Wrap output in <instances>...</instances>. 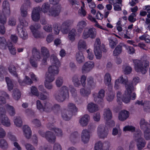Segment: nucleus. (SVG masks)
Wrapping results in <instances>:
<instances>
[{
    "mask_svg": "<svg viewBox=\"0 0 150 150\" xmlns=\"http://www.w3.org/2000/svg\"><path fill=\"white\" fill-rule=\"evenodd\" d=\"M55 99L59 102H62L69 97L68 88L63 86L59 89L55 91L53 94Z\"/></svg>",
    "mask_w": 150,
    "mask_h": 150,
    "instance_id": "f257e3e1",
    "label": "nucleus"
},
{
    "mask_svg": "<svg viewBox=\"0 0 150 150\" xmlns=\"http://www.w3.org/2000/svg\"><path fill=\"white\" fill-rule=\"evenodd\" d=\"M135 71L137 72H141L145 74L146 72V68L149 67V63L147 60H140L135 59L133 60Z\"/></svg>",
    "mask_w": 150,
    "mask_h": 150,
    "instance_id": "f03ea898",
    "label": "nucleus"
},
{
    "mask_svg": "<svg viewBox=\"0 0 150 150\" xmlns=\"http://www.w3.org/2000/svg\"><path fill=\"white\" fill-rule=\"evenodd\" d=\"M51 62L52 65L48 68V72L54 75L57 74L59 72V67L60 66V62L55 55L53 54L50 57Z\"/></svg>",
    "mask_w": 150,
    "mask_h": 150,
    "instance_id": "7ed1b4c3",
    "label": "nucleus"
},
{
    "mask_svg": "<svg viewBox=\"0 0 150 150\" xmlns=\"http://www.w3.org/2000/svg\"><path fill=\"white\" fill-rule=\"evenodd\" d=\"M125 90L122 98V101L126 103L129 102L131 97V94L134 89L135 88L131 82H128L125 85Z\"/></svg>",
    "mask_w": 150,
    "mask_h": 150,
    "instance_id": "20e7f679",
    "label": "nucleus"
},
{
    "mask_svg": "<svg viewBox=\"0 0 150 150\" xmlns=\"http://www.w3.org/2000/svg\"><path fill=\"white\" fill-rule=\"evenodd\" d=\"M2 10H0V19L1 17L4 16L7 18L10 14V5L7 0L4 1L2 4Z\"/></svg>",
    "mask_w": 150,
    "mask_h": 150,
    "instance_id": "39448f33",
    "label": "nucleus"
},
{
    "mask_svg": "<svg viewBox=\"0 0 150 150\" xmlns=\"http://www.w3.org/2000/svg\"><path fill=\"white\" fill-rule=\"evenodd\" d=\"M97 134L100 138L104 139L107 136L108 134V129L104 125H100L98 127Z\"/></svg>",
    "mask_w": 150,
    "mask_h": 150,
    "instance_id": "423d86ee",
    "label": "nucleus"
},
{
    "mask_svg": "<svg viewBox=\"0 0 150 150\" xmlns=\"http://www.w3.org/2000/svg\"><path fill=\"white\" fill-rule=\"evenodd\" d=\"M94 63L93 62L88 61L85 62L82 68L83 73H86L89 72L94 67Z\"/></svg>",
    "mask_w": 150,
    "mask_h": 150,
    "instance_id": "0eeeda50",
    "label": "nucleus"
},
{
    "mask_svg": "<svg viewBox=\"0 0 150 150\" xmlns=\"http://www.w3.org/2000/svg\"><path fill=\"white\" fill-rule=\"evenodd\" d=\"M105 96V91L103 89H101L98 93H95L93 94L95 101L98 103H100L103 101V98Z\"/></svg>",
    "mask_w": 150,
    "mask_h": 150,
    "instance_id": "6e6552de",
    "label": "nucleus"
},
{
    "mask_svg": "<svg viewBox=\"0 0 150 150\" xmlns=\"http://www.w3.org/2000/svg\"><path fill=\"white\" fill-rule=\"evenodd\" d=\"M128 82V79L126 76L125 75L122 76L116 80L114 87L116 89H118L119 88L120 83L124 84L125 85Z\"/></svg>",
    "mask_w": 150,
    "mask_h": 150,
    "instance_id": "1a4fd4ad",
    "label": "nucleus"
},
{
    "mask_svg": "<svg viewBox=\"0 0 150 150\" xmlns=\"http://www.w3.org/2000/svg\"><path fill=\"white\" fill-rule=\"evenodd\" d=\"M72 22L68 20L64 21L61 27L62 32L64 34H67L70 30L69 27L72 25Z\"/></svg>",
    "mask_w": 150,
    "mask_h": 150,
    "instance_id": "9d476101",
    "label": "nucleus"
},
{
    "mask_svg": "<svg viewBox=\"0 0 150 150\" xmlns=\"http://www.w3.org/2000/svg\"><path fill=\"white\" fill-rule=\"evenodd\" d=\"M40 7L38 6L33 8L32 11L31 17L32 20L35 21H38L40 18Z\"/></svg>",
    "mask_w": 150,
    "mask_h": 150,
    "instance_id": "9b49d317",
    "label": "nucleus"
},
{
    "mask_svg": "<svg viewBox=\"0 0 150 150\" xmlns=\"http://www.w3.org/2000/svg\"><path fill=\"white\" fill-rule=\"evenodd\" d=\"M17 29L18 35L21 38L24 40L28 38V36L27 31L25 29L22 28L21 25H17Z\"/></svg>",
    "mask_w": 150,
    "mask_h": 150,
    "instance_id": "f8f14e48",
    "label": "nucleus"
},
{
    "mask_svg": "<svg viewBox=\"0 0 150 150\" xmlns=\"http://www.w3.org/2000/svg\"><path fill=\"white\" fill-rule=\"evenodd\" d=\"M90 138V135L89 131L87 129L83 130L81 134V139L84 144L88 143Z\"/></svg>",
    "mask_w": 150,
    "mask_h": 150,
    "instance_id": "ddd939ff",
    "label": "nucleus"
},
{
    "mask_svg": "<svg viewBox=\"0 0 150 150\" xmlns=\"http://www.w3.org/2000/svg\"><path fill=\"white\" fill-rule=\"evenodd\" d=\"M127 48V46L124 43H120L115 48L113 51V55L114 56H117L121 54L123 48Z\"/></svg>",
    "mask_w": 150,
    "mask_h": 150,
    "instance_id": "4468645a",
    "label": "nucleus"
},
{
    "mask_svg": "<svg viewBox=\"0 0 150 150\" xmlns=\"http://www.w3.org/2000/svg\"><path fill=\"white\" fill-rule=\"evenodd\" d=\"M0 121L2 125L6 127L11 125L10 120L6 114H1L0 115Z\"/></svg>",
    "mask_w": 150,
    "mask_h": 150,
    "instance_id": "2eb2a0df",
    "label": "nucleus"
},
{
    "mask_svg": "<svg viewBox=\"0 0 150 150\" xmlns=\"http://www.w3.org/2000/svg\"><path fill=\"white\" fill-rule=\"evenodd\" d=\"M60 11V6H57L52 7L49 10L48 15L52 16L55 17L59 15Z\"/></svg>",
    "mask_w": 150,
    "mask_h": 150,
    "instance_id": "dca6fc26",
    "label": "nucleus"
},
{
    "mask_svg": "<svg viewBox=\"0 0 150 150\" xmlns=\"http://www.w3.org/2000/svg\"><path fill=\"white\" fill-rule=\"evenodd\" d=\"M61 116L63 119L65 121L69 120L71 118L73 114L71 112L66 109H63L61 111Z\"/></svg>",
    "mask_w": 150,
    "mask_h": 150,
    "instance_id": "f3484780",
    "label": "nucleus"
},
{
    "mask_svg": "<svg viewBox=\"0 0 150 150\" xmlns=\"http://www.w3.org/2000/svg\"><path fill=\"white\" fill-rule=\"evenodd\" d=\"M45 138L48 142L52 143L55 142L56 140V137L55 135L51 132L47 131L46 132Z\"/></svg>",
    "mask_w": 150,
    "mask_h": 150,
    "instance_id": "a211bd4d",
    "label": "nucleus"
},
{
    "mask_svg": "<svg viewBox=\"0 0 150 150\" xmlns=\"http://www.w3.org/2000/svg\"><path fill=\"white\" fill-rule=\"evenodd\" d=\"M129 112L125 110H122L119 113L118 119L120 121H123L126 120L129 116Z\"/></svg>",
    "mask_w": 150,
    "mask_h": 150,
    "instance_id": "6ab92c4d",
    "label": "nucleus"
},
{
    "mask_svg": "<svg viewBox=\"0 0 150 150\" xmlns=\"http://www.w3.org/2000/svg\"><path fill=\"white\" fill-rule=\"evenodd\" d=\"M90 119L89 116L88 114H85L80 119L79 122L81 126H86L88 125Z\"/></svg>",
    "mask_w": 150,
    "mask_h": 150,
    "instance_id": "aec40b11",
    "label": "nucleus"
},
{
    "mask_svg": "<svg viewBox=\"0 0 150 150\" xmlns=\"http://www.w3.org/2000/svg\"><path fill=\"white\" fill-rule=\"evenodd\" d=\"M7 20V18L4 16L1 17V19H0V33L2 34H4L5 32V29L4 25L6 23Z\"/></svg>",
    "mask_w": 150,
    "mask_h": 150,
    "instance_id": "412c9836",
    "label": "nucleus"
},
{
    "mask_svg": "<svg viewBox=\"0 0 150 150\" xmlns=\"http://www.w3.org/2000/svg\"><path fill=\"white\" fill-rule=\"evenodd\" d=\"M23 129L25 136L27 139H29L32 134V132L28 126L26 125L23 127Z\"/></svg>",
    "mask_w": 150,
    "mask_h": 150,
    "instance_id": "4be33fe9",
    "label": "nucleus"
},
{
    "mask_svg": "<svg viewBox=\"0 0 150 150\" xmlns=\"http://www.w3.org/2000/svg\"><path fill=\"white\" fill-rule=\"evenodd\" d=\"M67 110L69 112H71L72 114L77 112L78 108L74 103H69L67 105Z\"/></svg>",
    "mask_w": 150,
    "mask_h": 150,
    "instance_id": "5701e85b",
    "label": "nucleus"
},
{
    "mask_svg": "<svg viewBox=\"0 0 150 150\" xmlns=\"http://www.w3.org/2000/svg\"><path fill=\"white\" fill-rule=\"evenodd\" d=\"M76 59L79 63H81L84 61V57L81 51H79L76 53Z\"/></svg>",
    "mask_w": 150,
    "mask_h": 150,
    "instance_id": "b1692460",
    "label": "nucleus"
},
{
    "mask_svg": "<svg viewBox=\"0 0 150 150\" xmlns=\"http://www.w3.org/2000/svg\"><path fill=\"white\" fill-rule=\"evenodd\" d=\"M87 109L89 112L93 113L98 110V106L94 103H89L87 105Z\"/></svg>",
    "mask_w": 150,
    "mask_h": 150,
    "instance_id": "393cba45",
    "label": "nucleus"
},
{
    "mask_svg": "<svg viewBox=\"0 0 150 150\" xmlns=\"http://www.w3.org/2000/svg\"><path fill=\"white\" fill-rule=\"evenodd\" d=\"M87 85L88 88L90 89H94L96 86V83L93 81V78L90 77H88L87 79Z\"/></svg>",
    "mask_w": 150,
    "mask_h": 150,
    "instance_id": "a878e982",
    "label": "nucleus"
},
{
    "mask_svg": "<svg viewBox=\"0 0 150 150\" xmlns=\"http://www.w3.org/2000/svg\"><path fill=\"white\" fill-rule=\"evenodd\" d=\"M87 25L86 22L84 21H79L77 24V29L78 31L81 33L83 29Z\"/></svg>",
    "mask_w": 150,
    "mask_h": 150,
    "instance_id": "bb28decb",
    "label": "nucleus"
},
{
    "mask_svg": "<svg viewBox=\"0 0 150 150\" xmlns=\"http://www.w3.org/2000/svg\"><path fill=\"white\" fill-rule=\"evenodd\" d=\"M103 115L104 119L106 121L111 119L112 118V112L109 108L104 109Z\"/></svg>",
    "mask_w": 150,
    "mask_h": 150,
    "instance_id": "cd10ccee",
    "label": "nucleus"
},
{
    "mask_svg": "<svg viewBox=\"0 0 150 150\" xmlns=\"http://www.w3.org/2000/svg\"><path fill=\"white\" fill-rule=\"evenodd\" d=\"M139 125L140 129L144 131L149 128L148 127L149 123L144 118L141 119L139 122Z\"/></svg>",
    "mask_w": 150,
    "mask_h": 150,
    "instance_id": "c85d7f7f",
    "label": "nucleus"
},
{
    "mask_svg": "<svg viewBox=\"0 0 150 150\" xmlns=\"http://www.w3.org/2000/svg\"><path fill=\"white\" fill-rule=\"evenodd\" d=\"M6 110L11 116H14L16 114L15 110L13 107L8 104H6L5 106Z\"/></svg>",
    "mask_w": 150,
    "mask_h": 150,
    "instance_id": "c756f323",
    "label": "nucleus"
},
{
    "mask_svg": "<svg viewBox=\"0 0 150 150\" xmlns=\"http://www.w3.org/2000/svg\"><path fill=\"white\" fill-rule=\"evenodd\" d=\"M9 72L13 76L18 77V75L16 72V69L15 67L12 64H10L8 68Z\"/></svg>",
    "mask_w": 150,
    "mask_h": 150,
    "instance_id": "7c9ffc66",
    "label": "nucleus"
},
{
    "mask_svg": "<svg viewBox=\"0 0 150 150\" xmlns=\"http://www.w3.org/2000/svg\"><path fill=\"white\" fill-rule=\"evenodd\" d=\"M9 95L8 94L4 91H0V102L2 104H4L6 103V101L4 97L9 98Z\"/></svg>",
    "mask_w": 150,
    "mask_h": 150,
    "instance_id": "2f4dec72",
    "label": "nucleus"
},
{
    "mask_svg": "<svg viewBox=\"0 0 150 150\" xmlns=\"http://www.w3.org/2000/svg\"><path fill=\"white\" fill-rule=\"evenodd\" d=\"M137 142V146L138 150H141L144 147L146 142L143 139H141V140L136 141Z\"/></svg>",
    "mask_w": 150,
    "mask_h": 150,
    "instance_id": "473e14b6",
    "label": "nucleus"
},
{
    "mask_svg": "<svg viewBox=\"0 0 150 150\" xmlns=\"http://www.w3.org/2000/svg\"><path fill=\"white\" fill-rule=\"evenodd\" d=\"M109 45L112 49H114L117 44V41L116 38L111 37L108 38Z\"/></svg>",
    "mask_w": 150,
    "mask_h": 150,
    "instance_id": "72a5a7b5",
    "label": "nucleus"
},
{
    "mask_svg": "<svg viewBox=\"0 0 150 150\" xmlns=\"http://www.w3.org/2000/svg\"><path fill=\"white\" fill-rule=\"evenodd\" d=\"M8 45L6 39L4 37H0V48L2 49H6Z\"/></svg>",
    "mask_w": 150,
    "mask_h": 150,
    "instance_id": "f704fd0d",
    "label": "nucleus"
},
{
    "mask_svg": "<svg viewBox=\"0 0 150 150\" xmlns=\"http://www.w3.org/2000/svg\"><path fill=\"white\" fill-rule=\"evenodd\" d=\"M52 104L48 102H46L44 103L42 111L47 112H50L52 110Z\"/></svg>",
    "mask_w": 150,
    "mask_h": 150,
    "instance_id": "c9c22d12",
    "label": "nucleus"
},
{
    "mask_svg": "<svg viewBox=\"0 0 150 150\" xmlns=\"http://www.w3.org/2000/svg\"><path fill=\"white\" fill-rule=\"evenodd\" d=\"M41 52L43 57L48 58L50 56L49 50L47 48L44 47H41Z\"/></svg>",
    "mask_w": 150,
    "mask_h": 150,
    "instance_id": "e433bc0d",
    "label": "nucleus"
},
{
    "mask_svg": "<svg viewBox=\"0 0 150 150\" xmlns=\"http://www.w3.org/2000/svg\"><path fill=\"white\" fill-rule=\"evenodd\" d=\"M72 80L75 86L78 87L81 85L80 81L79 80V76L77 75H74L72 77Z\"/></svg>",
    "mask_w": 150,
    "mask_h": 150,
    "instance_id": "4c0bfd02",
    "label": "nucleus"
},
{
    "mask_svg": "<svg viewBox=\"0 0 150 150\" xmlns=\"http://www.w3.org/2000/svg\"><path fill=\"white\" fill-rule=\"evenodd\" d=\"M55 75L51 74L48 72L46 74L45 81L49 82H52L54 79Z\"/></svg>",
    "mask_w": 150,
    "mask_h": 150,
    "instance_id": "58836bf2",
    "label": "nucleus"
},
{
    "mask_svg": "<svg viewBox=\"0 0 150 150\" xmlns=\"http://www.w3.org/2000/svg\"><path fill=\"white\" fill-rule=\"evenodd\" d=\"M142 133L140 130H139L136 132L134 134V139L135 141L141 140V139H143L142 137Z\"/></svg>",
    "mask_w": 150,
    "mask_h": 150,
    "instance_id": "ea45409f",
    "label": "nucleus"
},
{
    "mask_svg": "<svg viewBox=\"0 0 150 150\" xmlns=\"http://www.w3.org/2000/svg\"><path fill=\"white\" fill-rule=\"evenodd\" d=\"M91 92V91L89 89L81 88L80 90V93L82 96L88 97L90 94Z\"/></svg>",
    "mask_w": 150,
    "mask_h": 150,
    "instance_id": "a19ab883",
    "label": "nucleus"
},
{
    "mask_svg": "<svg viewBox=\"0 0 150 150\" xmlns=\"http://www.w3.org/2000/svg\"><path fill=\"white\" fill-rule=\"evenodd\" d=\"M24 3L21 6V8L27 10L28 8L31 7V3L30 0H24Z\"/></svg>",
    "mask_w": 150,
    "mask_h": 150,
    "instance_id": "79ce46f5",
    "label": "nucleus"
},
{
    "mask_svg": "<svg viewBox=\"0 0 150 150\" xmlns=\"http://www.w3.org/2000/svg\"><path fill=\"white\" fill-rule=\"evenodd\" d=\"M13 122L15 125L17 127H21L22 125V121L20 117H16Z\"/></svg>",
    "mask_w": 150,
    "mask_h": 150,
    "instance_id": "37998d69",
    "label": "nucleus"
},
{
    "mask_svg": "<svg viewBox=\"0 0 150 150\" xmlns=\"http://www.w3.org/2000/svg\"><path fill=\"white\" fill-rule=\"evenodd\" d=\"M32 33L34 37L36 38H42L45 37V35L42 32L38 30Z\"/></svg>",
    "mask_w": 150,
    "mask_h": 150,
    "instance_id": "c03bdc74",
    "label": "nucleus"
},
{
    "mask_svg": "<svg viewBox=\"0 0 150 150\" xmlns=\"http://www.w3.org/2000/svg\"><path fill=\"white\" fill-rule=\"evenodd\" d=\"M8 145L6 140L4 139H0V147L3 149H5L8 147Z\"/></svg>",
    "mask_w": 150,
    "mask_h": 150,
    "instance_id": "a18cd8bd",
    "label": "nucleus"
},
{
    "mask_svg": "<svg viewBox=\"0 0 150 150\" xmlns=\"http://www.w3.org/2000/svg\"><path fill=\"white\" fill-rule=\"evenodd\" d=\"M21 93L17 89H15L13 91V97L16 100H18L20 98Z\"/></svg>",
    "mask_w": 150,
    "mask_h": 150,
    "instance_id": "49530a36",
    "label": "nucleus"
},
{
    "mask_svg": "<svg viewBox=\"0 0 150 150\" xmlns=\"http://www.w3.org/2000/svg\"><path fill=\"white\" fill-rule=\"evenodd\" d=\"M50 6L48 4L44 3L42 5L41 8H40V10L44 13H47L48 11H49Z\"/></svg>",
    "mask_w": 150,
    "mask_h": 150,
    "instance_id": "de8ad7c7",
    "label": "nucleus"
},
{
    "mask_svg": "<svg viewBox=\"0 0 150 150\" xmlns=\"http://www.w3.org/2000/svg\"><path fill=\"white\" fill-rule=\"evenodd\" d=\"M86 48V43L85 42L82 40H79L78 44V49L81 50Z\"/></svg>",
    "mask_w": 150,
    "mask_h": 150,
    "instance_id": "09e8293b",
    "label": "nucleus"
},
{
    "mask_svg": "<svg viewBox=\"0 0 150 150\" xmlns=\"http://www.w3.org/2000/svg\"><path fill=\"white\" fill-rule=\"evenodd\" d=\"M111 77L110 74L107 73L105 75L104 82L105 84L109 85L110 83Z\"/></svg>",
    "mask_w": 150,
    "mask_h": 150,
    "instance_id": "8fccbe9b",
    "label": "nucleus"
},
{
    "mask_svg": "<svg viewBox=\"0 0 150 150\" xmlns=\"http://www.w3.org/2000/svg\"><path fill=\"white\" fill-rule=\"evenodd\" d=\"M52 110L55 114H58L60 113L61 111V107L59 104H55L52 108Z\"/></svg>",
    "mask_w": 150,
    "mask_h": 150,
    "instance_id": "3c124183",
    "label": "nucleus"
},
{
    "mask_svg": "<svg viewBox=\"0 0 150 150\" xmlns=\"http://www.w3.org/2000/svg\"><path fill=\"white\" fill-rule=\"evenodd\" d=\"M6 81V82L8 89L9 91L12 90L13 88V85L12 82L8 77H6L5 78Z\"/></svg>",
    "mask_w": 150,
    "mask_h": 150,
    "instance_id": "603ef678",
    "label": "nucleus"
},
{
    "mask_svg": "<svg viewBox=\"0 0 150 150\" xmlns=\"http://www.w3.org/2000/svg\"><path fill=\"white\" fill-rule=\"evenodd\" d=\"M6 69L3 66L0 67V81L4 80V74H5L6 73Z\"/></svg>",
    "mask_w": 150,
    "mask_h": 150,
    "instance_id": "864d4df0",
    "label": "nucleus"
},
{
    "mask_svg": "<svg viewBox=\"0 0 150 150\" xmlns=\"http://www.w3.org/2000/svg\"><path fill=\"white\" fill-rule=\"evenodd\" d=\"M63 78L61 76L58 77L56 80V84L58 87H60L63 84Z\"/></svg>",
    "mask_w": 150,
    "mask_h": 150,
    "instance_id": "5fc2aeb1",
    "label": "nucleus"
},
{
    "mask_svg": "<svg viewBox=\"0 0 150 150\" xmlns=\"http://www.w3.org/2000/svg\"><path fill=\"white\" fill-rule=\"evenodd\" d=\"M22 143L25 146L27 150H36L34 147L30 144L27 143L25 144L24 141H22Z\"/></svg>",
    "mask_w": 150,
    "mask_h": 150,
    "instance_id": "6e6d98bb",
    "label": "nucleus"
},
{
    "mask_svg": "<svg viewBox=\"0 0 150 150\" xmlns=\"http://www.w3.org/2000/svg\"><path fill=\"white\" fill-rule=\"evenodd\" d=\"M144 136L146 140H150V128H149L144 131Z\"/></svg>",
    "mask_w": 150,
    "mask_h": 150,
    "instance_id": "4d7b16f0",
    "label": "nucleus"
},
{
    "mask_svg": "<svg viewBox=\"0 0 150 150\" xmlns=\"http://www.w3.org/2000/svg\"><path fill=\"white\" fill-rule=\"evenodd\" d=\"M90 38L92 39H94L96 36V32L95 28H93L89 29Z\"/></svg>",
    "mask_w": 150,
    "mask_h": 150,
    "instance_id": "13d9d810",
    "label": "nucleus"
},
{
    "mask_svg": "<svg viewBox=\"0 0 150 150\" xmlns=\"http://www.w3.org/2000/svg\"><path fill=\"white\" fill-rule=\"evenodd\" d=\"M7 47H8V50L11 54L15 55L16 54V49L11 44L8 45Z\"/></svg>",
    "mask_w": 150,
    "mask_h": 150,
    "instance_id": "bf43d9fd",
    "label": "nucleus"
},
{
    "mask_svg": "<svg viewBox=\"0 0 150 150\" xmlns=\"http://www.w3.org/2000/svg\"><path fill=\"white\" fill-rule=\"evenodd\" d=\"M94 52L96 58L97 59H100L101 58L102 55L100 48L94 49Z\"/></svg>",
    "mask_w": 150,
    "mask_h": 150,
    "instance_id": "052dcab7",
    "label": "nucleus"
},
{
    "mask_svg": "<svg viewBox=\"0 0 150 150\" xmlns=\"http://www.w3.org/2000/svg\"><path fill=\"white\" fill-rule=\"evenodd\" d=\"M41 25L39 23H36L34 25H31L30 27V29L32 32L36 31L38 29L40 28Z\"/></svg>",
    "mask_w": 150,
    "mask_h": 150,
    "instance_id": "680f3d73",
    "label": "nucleus"
},
{
    "mask_svg": "<svg viewBox=\"0 0 150 150\" xmlns=\"http://www.w3.org/2000/svg\"><path fill=\"white\" fill-rule=\"evenodd\" d=\"M143 108L144 111L147 112L150 109V101H146L144 102Z\"/></svg>",
    "mask_w": 150,
    "mask_h": 150,
    "instance_id": "e2e57ef3",
    "label": "nucleus"
},
{
    "mask_svg": "<svg viewBox=\"0 0 150 150\" xmlns=\"http://www.w3.org/2000/svg\"><path fill=\"white\" fill-rule=\"evenodd\" d=\"M89 29L85 28L84 30L83 33V38L84 39H86L90 38Z\"/></svg>",
    "mask_w": 150,
    "mask_h": 150,
    "instance_id": "0e129e2a",
    "label": "nucleus"
},
{
    "mask_svg": "<svg viewBox=\"0 0 150 150\" xmlns=\"http://www.w3.org/2000/svg\"><path fill=\"white\" fill-rule=\"evenodd\" d=\"M135 130V127L131 125L126 126L123 128V131H129L131 132H134Z\"/></svg>",
    "mask_w": 150,
    "mask_h": 150,
    "instance_id": "69168bd1",
    "label": "nucleus"
},
{
    "mask_svg": "<svg viewBox=\"0 0 150 150\" xmlns=\"http://www.w3.org/2000/svg\"><path fill=\"white\" fill-rule=\"evenodd\" d=\"M95 150H103L102 145V142L100 141H98L96 143L94 146Z\"/></svg>",
    "mask_w": 150,
    "mask_h": 150,
    "instance_id": "338daca9",
    "label": "nucleus"
},
{
    "mask_svg": "<svg viewBox=\"0 0 150 150\" xmlns=\"http://www.w3.org/2000/svg\"><path fill=\"white\" fill-rule=\"evenodd\" d=\"M53 27L54 33L56 35L59 34L61 29L60 25L58 23H55L53 25Z\"/></svg>",
    "mask_w": 150,
    "mask_h": 150,
    "instance_id": "774afa93",
    "label": "nucleus"
}]
</instances>
